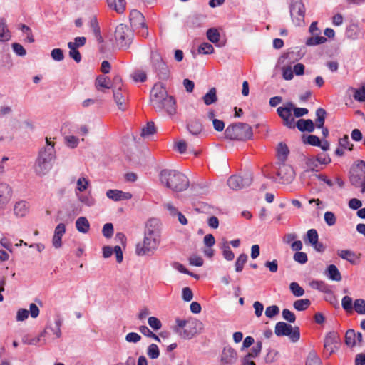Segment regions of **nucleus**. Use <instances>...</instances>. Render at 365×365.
<instances>
[{"mask_svg":"<svg viewBox=\"0 0 365 365\" xmlns=\"http://www.w3.org/2000/svg\"><path fill=\"white\" fill-rule=\"evenodd\" d=\"M345 344L350 347H354L356 344V332L354 329H349L345 334Z\"/></svg>","mask_w":365,"mask_h":365,"instance_id":"obj_41","label":"nucleus"},{"mask_svg":"<svg viewBox=\"0 0 365 365\" xmlns=\"http://www.w3.org/2000/svg\"><path fill=\"white\" fill-rule=\"evenodd\" d=\"M76 227L79 232L86 234L89 230L90 224L86 217H80L76 222Z\"/></svg>","mask_w":365,"mask_h":365,"instance_id":"obj_29","label":"nucleus"},{"mask_svg":"<svg viewBox=\"0 0 365 365\" xmlns=\"http://www.w3.org/2000/svg\"><path fill=\"white\" fill-rule=\"evenodd\" d=\"M156 132L155 124L153 122H148L146 126L143 127L141 130V136L147 137L148 135H153Z\"/></svg>","mask_w":365,"mask_h":365,"instance_id":"obj_46","label":"nucleus"},{"mask_svg":"<svg viewBox=\"0 0 365 365\" xmlns=\"http://www.w3.org/2000/svg\"><path fill=\"white\" fill-rule=\"evenodd\" d=\"M160 183L175 192H182L189 187V180L185 175L176 170L164 169L160 172Z\"/></svg>","mask_w":365,"mask_h":365,"instance_id":"obj_3","label":"nucleus"},{"mask_svg":"<svg viewBox=\"0 0 365 365\" xmlns=\"http://www.w3.org/2000/svg\"><path fill=\"white\" fill-rule=\"evenodd\" d=\"M65 144L70 148H75L78 146L79 140L74 135H66L64 137Z\"/></svg>","mask_w":365,"mask_h":365,"instance_id":"obj_49","label":"nucleus"},{"mask_svg":"<svg viewBox=\"0 0 365 365\" xmlns=\"http://www.w3.org/2000/svg\"><path fill=\"white\" fill-rule=\"evenodd\" d=\"M89 26H90V28L92 29V31H93L94 36H96V38H97V40L99 42H102L103 38L101 35L100 26L98 25V22L96 18H93L91 19Z\"/></svg>","mask_w":365,"mask_h":365,"instance_id":"obj_36","label":"nucleus"},{"mask_svg":"<svg viewBox=\"0 0 365 365\" xmlns=\"http://www.w3.org/2000/svg\"><path fill=\"white\" fill-rule=\"evenodd\" d=\"M339 143L341 148L348 149L349 150H353L354 145L351 143L349 138L347 135H344L342 138H341L339 140Z\"/></svg>","mask_w":365,"mask_h":365,"instance_id":"obj_57","label":"nucleus"},{"mask_svg":"<svg viewBox=\"0 0 365 365\" xmlns=\"http://www.w3.org/2000/svg\"><path fill=\"white\" fill-rule=\"evenodd\" d=\"M274 333L277 336H289L292 342H297L300 338L299 328L298 327L293 328L292 325L284 322L276 324Z\"/></svg>","mask_w":365,"mask_h":365,"instance_id":"obj_7","label":"nucleus"},{"mask_svg":"<svg viewBox=\"0 0 365 365\" xmlns=\"http://www.w3.org/2000/svg\"><path fill=\"white\" fill-rule=\"evenodd\" d=\"M354 308L359 314H365V300L357 299L354 302Z\"/></svg>","mask_w":365,"mask_h":365,"instance_id":"obj_50","label":"nucleus"},{"mask_svg":"<svg viewBox=\"0 0 365 365\" xmlns=\"http://www.w3.org/2000/svg\"><path fill=\"white\" fill-rule=\"evenodd\" d=\"M325 274L331 280L339 282L341 280V275L338 268L334 264L328 266Z\"/></svg>","mask_w":365,"mask_h":365,"instance_id":"obj_27","label":"nucleus"},{"mask_svg":"<svg viewBox=\"0 0 365 365\" xmlns=\"http://www.w3.org/2000/svg\"><path fill=\"white\" fill-rule=\"evenodd\" d=\"M139 331L144 336L154 339L155 341L160 342L159 337L155 333H153L147 326H140Z\"/></svg>","mask_w":365,"mask_h":365,"instance_id":"obj_48","label":"nucleus"},{"mask_svg":"<svg viewBox=\"0 0 365 365\" xmlns=\"http://www.w3.org/2000/svg\"><path fill=\"white\" fill-rule=\"evenodd\" d=\"M293 259L295 262L301 264H305L308 260L307 254L303 252H296L294 254Z\"/></svg>","mask_w":365,"mask_h":365,"instance_id":"obj_60","label":"nucleus"},{"mask_svg":"<svg viewBox=\"0 0 365 365\" xmlns=\"http://www.w3.org/2000/svg\"><path fill=\"white\" fill-rule=\"evenodd\" d=\"M214 51L213 46L207 42L201 43L198 48V53L202 54H211Z\"/></svg>","mask_w":365,"mask_h":365,"instance_id":"obj_52","label":"nucleus"},{"mask_svg":"<svg viewBox=\"0 0 365 365\" xmlns=\"http://www.w3.org/2000/svg\"><path fill=\"white\" fill-rule=\"evenodd\" d=\"M353 302L351 297L344 296L341 300V306L343 309L347 312H350L353 309Z\"/></svg>","mask_w":365,"mask_h":365,"instance_id":"obj_55","label":"nucleus"},{"mask_svg":"<svg viewBox=\"0 0 365 365\" xmlns=\"http://www.w3.org/2000/svg\"><path fill=\"white\" fill-rule=\"evenodd\" d=\"M305 165L307 167V170L305 172L307 171H315L318 172L322 169V167L317 162V159L314 156L307 157L305 159Z\"/></svg>","mask_w":365,"mask_h":365,"instance_id":"obj_30","label":"nucleus"},{"mask_svg":"<svg viewBox=\"0 0 365 365\" xmlns=\"http://www.w3.org/2000/svg\"><path fill=\"white\" fill-rule=\"evenodd\" d=\"M311 304V302L308 299H302L296 300L294 304L293 307L297 311H304L307 309Z\"/></svg>","mask_w":365,"mask_h":365,"instance_id":"obj_43","label":"nucleus"},{"mask_svg":"<svg viewBox=\"0 0 365 365\" xmlns=\"http://www.w3.org/2000/svg\"><path fill=\"white\" fill-rule=\"evenodd\" d=\"M316 116L315 119V125L317 128H321L324 127L327 112L324 108H319L316 110Z\"/></svg>","mask_w":365,"mask_h":365,"instance_id":"obj_33","label":"nucleus"},{"mask_svg":"<svg viewBox=\"0 0 365 365\" xmlns=\"http://www.w3.org/2000/svg\"><path fill=\"white\" fill-rule=\"evenodd\" d=\"M247 261V255L246 254H240L235 262V267L237 272H241L243 269L245 264Z\"/></svg>","mask_w":365,"mask_h":365,"instance_id":"obj_44","label":"nucleus"},{"mask_svg":"<svg viewBox=\"0 0 365 365\" xmlns=\"http://www.w3.org/2000/svg\"><path fill=\"white\" fill-rule=\"evenodd\" d=\"M188 132L195 136H197L202 131V124L198 119L190 120L187 124Z\"/></svg>","mask_w":365,"mask_h":365,"instance_id":"obj_22","label":"nucleus"},{"mask_svg":"<svg viewBox=\"0 0 365 365\" xmlns=\"http://www.w3.org/2000/svg\"><path fill=\"white\" fill-rule=\"evenodd\" d=\"M303 142L306 144H309L313 146L319 147L321 145V140L317 135H308L305 139L303 140Z\"/></svg>","mask_w":365,"mask_h":365,"instance_id":"obj_56","label":"nucleus"},{"mask_svg":"<svg viewBox=\"0 0 365 365\" xmlns=\"http://www.w3.org/2000/svg\"><path fill=\"white\" fill-rule=\"evenodd\" d=\"M338 255L343 259L349 261L351 264H355V253L349 250H340L338 252Z\"/></svg>","mask_w":365,"mask_h":365,"instance_id":"obj_39","label":"nucleus"},{"mask_svg":"<svg viewBox=\"0 0 365 365\" xmlns=\"http://www.w3.org/2000/svg\"><path fill=\"white\" fill-rule=\"evenodd\" d=\"M319 240V235L315 229H310L307 232L306 237L304 238L305 243L314 245Z\"/></svg>","mask_w":365,"mask_h":365,"instance_id":"obj_37","label":"nucleus"},{"mask_svg":"<svg viewBox=\"0 0 365 365\" xmlns=\"http://www.w3.org/2000/svg\"><path fill=\"white\" fill-rule=\"evenodd\" d=\"M314 36L307 38L306 45L308 46L322 44L327 41V38L319 35H313Z\"/></svg>","mask_w":365,"mask_h":365,"instance_id":"obj_42","label":"nucleus"},{"mask_svg":"<svg viewBox=\"0 0 365 365\" xmlns=\"http://www.w3.org/2000/svg\"><path fill=\"white\" fill-rule=\"evenodd\" d=\"M282 314L284 319L289 323H294L296 320L295 314L288 309H284Z\"/></svg>","mask_w":365,"mask_h":365,"instance_id":"obj_63","label":"nucleus"},{"mask_svg":"<svg viewBox=\"0 0 365 365\" xmlns=\"http://www.w3.org/2000/svg\"><path fill=\"white\" fill-rule=\"evenodd\" d=\"M147 355L151 359H155L160 356V350L155 344H151L147 349Z\"/></svg>","mask_w":365,"mask_h":365,"instance_id":"obj_45","label":"nucleus"},{"mask_svg":"<svg viewBox=\"0 0 365 365\" xmlns=\"http://www.w3.org/2000/svg\"><path fill=\"white\" fill-rule=\"evenodd\" d=\"M224 258L227 261H232L235 258V254L231 250L229 242L227 240H223L220 246Z\"/></svg>","mask_w":365,"mask_h":365,"instance_id":"obj_31","label":"nucleus"},{"mask_svg":"<svg viewBox=\"0 0 365 365\" xmlns=\"http://www.w3.org/2000/svg\"><path fill=\"white\" fill-rule=\"evenodd\" d=\"M289 289L293 295L297 297H302L304 294V289L297 282L290 283Z\"/></svg>","mask_w":365,"mask_h":365,"instance_id":"obj_47","label":"nucleus"},{"mask_svg":"<svg viewBox=\"0 0 365 365\" xmlns=\"http://www.w3.org/2000/svg\"><path fill=\"white\" fill-rule=\"evenodd\" d=\"M28 211L29 204L26 201H19L14 205V212L17 217H24Z\"/></svg>","mask_w":365,"mask_h":365,"instance_id":"obj_26","label":"nucleus"},{"mask_svg":"<svg viewBox=\"0 0 365 365\" xmlns=\"http://www.w3.org/2000/svg\"><path fill=\"white\" fill-rule=\"evenodd\" d=\"M201 327L202 323L200 321L191 320L182 331H180L178 328H176L175 331L183 339H191L197 333L198 329H201Z\"/></svg>","mask_w":365,"mask_h":365,"instance_id":"obj_12","label":"nucleus"},{"mask_svg":"<svg viewBox=\"0 0 365 365\" xmlns=\"http://www.w3.org/2000/svg\"><path fill=\"white\" fill-rule=\"evenodd\" d=\"M206 36L208 40L213 43L216 44L220 41V35L218 30L215 28L209 29L206 32Z\"/></svg>","mask_w":365,"mask_h":365,"instance_id":"obj_40","label":"nucleus"},{"mask_svg":"<svg viewBox=\"0 0 365 365\" xmlns=\"http://www.w3.org/2000/svg\"><path fill=\"white\" fill-rule=\"evenodd\" d=\"M290 15L296 26H300L304 22L305 8L302 0H292L289 6Z\"/></svg>","mask_w":365,"mask_h":365,"instance_id":"obj_9","label":"nucleus"},{"mask_svg":"<svg viewBox=\"0 0 365 365\" xmlns=\"http://www.w3.org/2000/svg\"><path fill=\"white\" fill-rule=\"evenodd\" d=\"M150 105L156 111L165 110L170 115L176 113L175 98L168 95L165 88L160 83H155L150 91Z\"/></svg>","mask_w":365,"mask_h":365,"instance_id":"obj_1","label":"nucleus"},{"mask_svg":"<svg viewBox=\"0 0 365 365\" xmlns=\"http://www.w3.org/2000/svg\"><path fill=\"white\" fill-rule=\"evenodd\" d=\"M12 190L6 183H0V209L4 208L11 198Z\"/></svg>","mask_w":365,"mask_h":365,"instance_id":"obj_17","label":"nucleus"},{"mask_svg":"<svg viewBox=\"0 0 365 365\" xmlns=\"http://www.w3.org/2000/svg\"><path fill=\"white\" fill-rule=\"evenodd\" d=\"M86 42V38L83 36L76 37L74 39V42H68V47H73L77 48L78 47H81L85 45Z\"/></svg>","mask_w":365,"mask_h":365,"instance_id":"obj_62","label":"nucleus"},{"mask_svg":"<svg viewBox=\"0 0 365 365\" xmlns=\"http://www.w3.org/2000/svg\"><path fill=\"white\" fill-rule=\"evenodd\" d=\"M106 2L110 9L119 14L123 13L125 9V0H106Z\"/></svg>","mask_w":365,"mask_h":365,"instance_id":"obj_25","label":"nucleus"},{"mask_svg":"<svg viewBox=\"0 0 365 365\" xmlns=\"http://www.w3.org/2000/svg\"><path fill=\"white\" fill-rule=\"evenodd\" d=\"M339 342V335L336 332L330 331L326 335L324 340V347L329 352V355H331L334 351V349L336 348V345Z\"/></svg>","mask_w":365,"mask_h":365,"instance_id":"obj_13","label":"nucleus"},{"mask_svg":"<svg viewBox=\"0 0 365 365\" xmlns=\"http://www.w3.org/2000/svg\"><path fill=\"white\" fill-rule=\"evenodd\" d=\"M252 182V175L249 173L244 176L232 175L227 180V185L232 190H238L251 185Z\"/></svg>","mask_w":365,"mask_h":365,"instance_id":"obj_10","label":"nucleus"},{"mask_svg":"<svg viewBox=\"0 0 365 365\" xmlns=\"http://www.w3.org/2000/svg\"><path fill=\"white\" fill-rule=\"evenodd\" d=\"M237 360V353L231 346L225 347L221 354V361L225 365H232Z\"/></svg>","mask_w":365,"mask_h":365,"instance_id":"obj_16","label":"nucleus"},{"mask_svg":"<svg viewBox=\"0 0 365 365\" xmlns=\"http://www.w3.org/2000/svg\"><path fill=\"white\" fill-rule=\"evenodd\" d=\"M346 36L348 38L356 40L361 37V29L356 24H351L346 28Z\"/></svg>","mask_w":365,"mask_h":365,"instance_id":"obj_24","label":"nucleus"},{"mask_svg":"<svg viewBox=\"0 0 365 365\" xmlns=\"http://www.w3.org/2000/svg\"><path fill=\"white\" fill-rule=\"evenodd\" d=\"M324 219L329 226H333L336 224V218L334 212L327 211L324 213Z\"/></svg>","mask_w":365,"mask_h":365,"instance_id":"obj_61","label":"nucleus"},{"mask_svg":"<svg viewBox=\"0 0 365 365\" xmlns=\"http://www.w3.org/2000/svg\"><path fill=\"white\" fill-rule=\"evenodd\" d=\"M150 65L159 79L165 81L169 78L170 70L157 50L151 51Z\"/></svg>","mask_w":365,"mask_h":365,"instance_id":"obj_6","label":"nucleus"},{"mask_svg":"<svg viewBox=\"0 0 365 365\" xmlns=\"http://www.w3.org/2000/svg\"><path fill=\"white\" fill-rule=\"evenodd\" d=\"M277 175L282 180V183H289L294 179L295 173L291 165L285 163H279Z\"/></svg>","mask_w":365,"mask_h":365,"instance_id":"obj_11","label":"nucleus"},{"mask_svg":"<svg viewBox=\"0 0 365 365\" xmlns=\"http://www.w3.org/2000/svg\"><path fill=\"white\" fill-rule=\"evenodd\" d=\"M95 85L97 90L101 91H103V88L108 89L113 88L110 78L103 75H100L96 78Z\"/></svg>","mask_w":365,"mask_h":365,"instance_id":"obj_23","label":"nucleus"},{"mask_svg":"<svg viewBox=\"0 0 365 365\" xmlns=\"http://www.w3.org/2000/svg\"><path fill=\"white\" fill-rule=\"evenodd\" d=\"M148 323L155 331L159 330L162 327L160 320L155 317H150L148 319Z\"/></svg>","mask_w":365,"mask_h":365,"instance_id":"obj_59","label":"nucleus"},{"mask_svg":"<svg viewBox=\"0 0 365 365\" xmlns=\"http://www.w3.org/2000/svg\"><path fill=\"white\" fill-rule=\"evenodd\" d=\"M114 232V228L112 223H106L102 230L103 235L106 238H110Z\"/></svg>","mask_w":365,"mask_h":365,"instance_id":"obj_58","label":"nucleus"},{"mask_svg":"<svg viewBox=\"0 0 365 365\" xmlns=\"http://www.w3.org/2000/svg\"><path fill=\"white\" fill-rule=\"evenodd\" d=\"M289 150L287 145L285 143H279L277 147L278 159L281 161L280 163H284L287 158Z\"/></svg>","mask_w":365,"mask_h":365,"instance_id":"obj_34","label":"nucleus"},{"mask_svg":"<svg viewBox=\"0 0 365 365\" xmlns=\"http://www.w3.org/2000/svg\"><path fill=\"white\" fill-rule=\"evenodd\" d=\"M46 334V331H43L40 334L38 337L29 339L28 336H25L22 338V342L25 344L29 345H36L40 341L42 336Z\"/></svg>","mask_w":365,"mask_h":365,"instance_id":"obj_54","label":"nucleus"},{"mask_svg":"<svg viewBox=\"0 0 365 365\" xmlns=\"http://www.w3.org/2000/svg\"><path fill=\"white\" fill-rule=\"evenodd\" d=\"M225 135L230 140L245 141L252 138V128L244 123L231 124L225 129Z\"/></svg>","mask_w":365,"mask_h":365,"instance_id":"obj_4","label":"nucleus"},{"mask_svg":"<svg viewBox=\"0 0 365 365\" xmlns=\"http://www.w3.org/2000/svg\"><path fill=\"white\" fill-rule=\"evenodd\" d=\"M65 232L66 225L63 223H59L55 228L52 239V244L55 248H59L62 246L61 240Z\"/></svg>","mask_w":365,"mask_h":365,"instance_id":"obj_18","label":"nucleus"},{"mask_svg":"<svg viewBox=\"0 0 365 365\" xmlns=\"http://www.w3.org/2000/svg\"><path fill=\"white\" fill-rule=\"evenodd\" d=\"M144 235L160 239V224L158 220L152 218L148 220L145 225Z\"/></svg>","mask_w":365,"mask_h":365,"instance_id":"obj_14","label":"nucleus"},{"mask_svg":"<svg viewBox=\"0 0 365 365\" xmlns=\"http://www.w3.org/2000/svg\"><path fill=\"white\" fill-rule=\"evenodd\" d=\"M130 19L134 26L145 28V17L139 11L132 10L130 14Z\"/></svg>","mask_w":365,"mask_h":365,"instance_id":"obj_20","label":"nucleus"},{"mask_svg":"<svg viewBox=\"0 0 365 365\" xmlns=\"http://www.w3.org/2000/svg\"><path fill=\"white\" fill-rule=\"evenodd\" d=\"M277 113L283 120L282 124L284 126L290 129L295 128L294 118L292 116V111L290 110L279 106L277 109Z\"/></svg>","mask_w":365,"mask_h":365,"instance_id":"obj_15","label":"nucleus"},{"mask_svg":"<svg viewBox=\"0 0 365 365\" xmlns=\"http://www.w3.org/2000/svg\"><path fill=\"white\" fill-rule=\"evenodd\" d=\"M115 46L119 49H128L133 42L134 33L127 25L120 24L115 30L114 34Z\"/></svg>","mask_w":365,"mask_h":365,"instance_id":"obj_5","label":"nucleus"},{"mask_svg":"<svg viewBox=\"0 0 365 365\" xmlns=\"http://www.w3.org/2000/svg\"><path fill=\"white\" fill-rule=\"evenodd\" d=\"M306 365H322V361L314 350L309 352Z\"/></svg>","mask_w":365,"mask_h":365,"instance_id":"obj_38","label":"nucleus"},{"mask_svg":"<svg viewBox=\"0 0 365 365\" xmlns=\"http://www.w3.org/2000/svg\"><path fill=\"white\" fill-rule=\"evenodd\" d=\"M160 243V239L144 235L142 242L136 245L135 252L139 256L150 255L154 252Z\"/></svg>","mask_w":365,"mask_h":365,"instance_id":"obj_8","label":"nucleus"},{"mask_svg":"<svg viewBox=\"0 0 365 365\" xmlns=\"http://www.w3.org/2000/svg\"><path fill=\"white\" fill-rule=\"evenodd\" d=\"M46 143L39 151L34 165L35 173L38 176L46 175L52 168L56 158L54 143L46 138Z\"/></svg>","mask_w":365,"mask_h":365,"instance_id":"obj_2","label":"nucleus"},{"mask_svg":"<svg viewBox=\"0 0 365 365\" xmlns=\"http://www.w3.org/2000/svg\"><path fill=\"white\" fill-rule=\"evenodd\" d=\"M279 356V352L272 349H268L267 353L264 357L266 363H273L277 361Z\"/></svg>","mask_w":365,"mask_h":365,"instance_id":"obj_51","label":"nucleus"},{"mask_svg":"<svg viewBox=\"0 0 365 365\" xmlns=\"http://www.w3.org/2000/svg\"><path fill=\"white\" fill-rule=\"evenodd\" d=\"M106 196L114 200L120 201L123 200H128L132 197V195L129 192H124L118 190H108L106 192Z\"/></svg>","mask_w":365,"mask_h":365,"instance_id":"obj_19","label":"nucleus"},{"mask_svg":"<svg viewBox=\"0 0 365 365\" xmlns=\"http://www.w3.org/2000/svg\"><path fill=\"white\" fill-rule=\"evenodd\" d=\"M121 88L119 86L118 89H113V98L114 101L116 103L118 108L120 110H124L125 107L123 106V104L125 102V98L121 93Z\"/></svg>","mask_w":365,"mask_h":365,"instance_id":"obj_32","label":"nucleus"},{"mask_svg":"<svg viewBox=\"0 0 365 365\" xmlns=\"http://www.w3.org/2000/svg\"><path fill=\"white\" fill-rule=\"evenodd\" d=\"M51 58L56 61H61L64 59L63 52L61 48H54L51 52Z\"/></svg>","mask_w":365,"mask_h":365,"instance_id":"obj_64","label":"nucleus"},{"mask_svg":"<svg viewBox=\"0 0 365 365\" xmlns=\"http://www.w3.org/2000/svg\"><path fill=\"white\" fill-rule=\"evenodd\" d=\"M11 38V34L7 29V25L4 19L0 20V41H9Z\"/></svg>","mask_w":365,"mask_h":365,"instance_id":"obj_35","label":"nucleus"},{"mask_svg":"<svg viewBox=\"0 0 365 365\" xmlns=\"http://www.w3.org/2000/svg\"><path fill=\"white\" fill-rule=\"evenodd\" d=\"M202 100L206 106L212 105L217 101V90L215 88H210L207 93H206Z\"/></svg>","mask_w":365,"mask_h":365,"instance_id":"obj_28","label":"nucleus"},{"mask_svg":"<svg viewBox=\"0 0 365 365\" xmlns=\"http://www.w3.org/2000/svg\"><path fill=\"white\" fill-rule=\"evenodd\" d=\"M262 349V342L260 340L257 341L256 344L252 348L251 352L247 354V355H250V356L253 359L257 357Z\"/></svg>","mask_w":365,"mask_h":365,"instance_id":"obj_53","label":"nucleus"},{"mask_svg":"<svg viewBox=\"0 0 365 365\" xmlns=\"http://www.w3.org/2000/svg\"><path fill=\"white\" fill-rule=\"evenodd\" d=\"M296 126L301 132L312 133L315 128L314 123L311 119H299L297 120Z\"/></svg>","mask_w":365,"mask_h":365,"instance_id":"obj_21","label":"nucleus"}]
</instances>
